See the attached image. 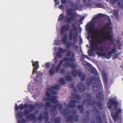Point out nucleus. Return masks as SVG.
Returning <instances> with one entry per match:
<instances>
[{
	"mask_svg": "<svg viewBox=\"0 0 123 123\" xmlns=\"http://www.w3.org/2000/svg\"><path fill=\"white\" fill-rule=\"evenodd\" d=\"M107 17L108 22L104 26L102 32V35L99 32L96 35L95 40L92 43V51L89 49L88 51L89 56L93 55L92 51L95 52L98 56H104L107 59H109L112 56L113 59L119 57L121 53L120 52L116 54L117 52V49H121L122 45L118 40H116L117 44L113 46L111 51L109 52H107L110 49L109 41L111 44L114 43L115 39L112 34V24L110 17L107 16Z\"/></svg>",
	"mask_w": 123,
	"mask_h": 123,
	"instance_id": "obj_1",
	"label": "nucleus"
},
{
	"mask_svg": "<svg viewBox=\"0 0 123 123\" xmlns=\"http://www.w3.org/2000/svg\"><path fill=\"white\" fill-rule=\"evenodd\" d=\"M90 72L92 73L96 76V77L92 76L86 80V83L88 86L91 85L92 83L93 84L92 86V89L94 92H96L98 90H103V87L101 84L99 75L97 71L93 67L90 68L89 70Z\"/></svg>",
	"mask_w": 123,
	"mask_h": 123,
	"instance_id": "obj_2",
	"label": "nucleus"
},
{
	"mask_svg": "<svg viewBox=\"0 0 123 123\" xmlns=\"http://www.w3.org/2000/svg\"><path fill=\"white\" fill-rule=\"evenodd\" d=\"M46 95L47 97H45L43 98V100L45 101H50L51 102L55 104L58 108V110L61 113L64 115L65 116L68 115L70 113H72L74 115L77 113V110L76 109H72L71 110L66 108L64 109L63 111L62 110L63 107L62 104L60 103H58V101L56 99L57 97L55 96H51L50 93L47 91L46 92Z\"/></svg>",
	"mask_w": 123,
	"mask_h": 123,
	"instance_id": "obj_3",
	"label": "nucleus"
},
{
	"mask_svg": "<svg viewBox=\"0 0 123 123\" xmlns=\"http://www.w3.org/2000/svg\"><path fill=\"white\" fill-rule=\"evenodd\" d=\"M116 97L111 99L109 98V101L107 102L108 107L111 113V116L115 122L117 120L118 115L122 113V110L120 109H117V105L118 102L116 99Z\"/></svg>",
	"mask_w": 123,
	"mask_h": 123,
	"instance_id": "obj_4",
	"label": "nucleus"
},
{
	"mask_svg": "<svg viewBox=\"0 0 123 123\" xmlns=\"http://www.w3.org/2000/svg\"><path fill=\"white\" fill-rule=\"evenodd\" d=\"M24 111V116L25 117V118L27 121L31 120L32 123H35L37 119L36 118L35 115L33 113H30L33 111L35 109V107L33 105L30 104L28 105L27 104V108Z\"/></svg>",
	"mask_w": 123,
	"mask_h": 123,
	"instance_id": "obj_5",
	"label": "nucleus"
},
{
	"mask_svg": "<svg viewBox=\"0 0 123 123\" xmlns=\"http://www.w3.org/2000/svg\"><path fill=\"white\" fill-rule=\"evenodd\" d=\"M83 96L84 98H86V99L83 100L82 102V104H85L91 106L92 108H93V110L94 109L92 108V104L94 100H95L96 101L97 105H97L99 109L101 110H102L103 109V104L100 101H98L97 103V101L94 98H93L92 101L91 103V94L88 93H84L83 94Z\"/></svg>",
	"mask_w": 123,
	"mask_h": 123,
	"instance_id": "obj_6",
	"label": "nucleus"
},
{
	"mask_svg": "<svg viewBox=\"0 0 123 123\" xmlns=\"http://www.w3.org/2000/svg\"><path fill=\"white\" fill-rule=\"evenodd\" d=\"M103 14L99 13L97 15L94 16L93 18L90 22H88L85 26L86 29H87L88 31V33L92 35L93 33V29L95 28V24L99 17H103Z\"/></svg>",
	"mask_w": 123,
	"mask_h": 123,
	"instance_id": "obj_7",
	"label": "nucleus"
},
{
	"mask_svg": "<svg viewBox=\"0 0 123 123\" xmlns=\"http://www.w3.org/2000/svg\"><path fill=\"white\" fill-rule=\"evenodd\" d=\"M71 27L72 30H70L69 32V40L76 43L78 42V28L74 23L72 24Z\"/></svg>",
	"mask_w": 123,
	"mask_h": 123,
	"instance_id": "obj_8",
	"label": "nucleus"
},
{
	"mask_svg": "<svg viewBox=\"0 0 123 123\" xmlns=\"http://www.w3.org/2000/svg\"><path fill=\"white\" fill-rule=\"evenodd\" d=\"M70 66L73 69L71 71L72 74L73 76L75 77L77 75L80 77L81 81H84L85 80L86 77V74L84 73L82 74L81 71L79 70H76V66L74 63H70Z\"/></svg>",
	"mask_w": 123,
	"mask_h": 123,
	"instance_id": "obj_9",
	"label": "nucleus"
},
{
	"mask_svg": "<svg viewBox=\"0 0 123 123\" xmlns=\"http://www.w3.org/2000/svg\"><path fill=\"white\" fill-rule=\"evenodd\" d=\"M96 103V101L94 100L92 104V107L94 109L92 110V112L93 114L96 115L95 117L96 119V123H102V121L100 116V113L98 109L96 108L97 105Z\"/></svg>",
	"mask_w": 123,
	"mask_h": 123,
	"instance_id": "obj_10",
	"label": "nucleus"
},
{
	"mask_svg": "<svg viewBox=\"0 0 123 123\" xmlns=\"http://www.w3.org/2000/svg\"><path fill=\"white\" fill-rule=\"evenodd\" d=\"M72 9H68L67 11V13L68 15L69 16H71V17H67V15H66L65 17L64 20L65 22H66L68 24L71 23V21L74 20L75 18L77 16L74 12H72Z\"/></svg>",
	"mask_w": 123,
	"mask_h": 123,
	"instance_id": "obj_11",
	"label": "nucleus"
},
{
	"mask_svg": "<svg viewBox=\"0 0 123 123\" xmlns=\"http://www.w3.org/2000/svg\"><path fill=\"white\" fill-rule=\"evenodd\" d=\"M62 61L61 60L57 65L56 68L54 66V65H53L52 67L49 70V73L50 75H52L55 73V71L56 73L58 72L60 69V67L62 64Z\"/></svg>",
	"mask_w": 123,
	"mask_h": 123,
	"instance_id": "obj_12",
	"label": "nucleus"
},
{
	"mask_svg": "<svg viewBox=\"0 0 123 123\" xmlns=\"http://www.w3.org/2000/svg\"><path fill=\"white\" fill-rule=\"evenodd\" d=\"M57 106L55 105H52L50 108L51 112L50 115L52 116L50 118V120L52 121L55 120V116L57 114Z\"/></svg>",
	"mask_w": 123,
	"mask_h": 123,
	"instance_id": "obj_13",
	"label": "nucleus"
},
{
	"mask_svg": "<svg viewBox=\"0 0 123 123\" xmlns=\"http://www.w3.org/2000/svg\"><path fill=\"white\" fill-rule=\"evenodd\" d=\"M103 81L105 84V90L106 91H108L109 88L108 86L107 85L108 75L105 71H103L102 73Z\"/></svg>",
	"mask_w": 123,
	"mask_h": 123,
	"instance_id": "obj_14",
	"label": "nucleus"
},
{
	"mask_svg": "<svg viewBox=\"0 0 123 123\" xmlns=\"http://www.w3.org/2000/svg\"><path fill=\"white\" fill-rule=\"evenodd\" d=\"M79 120V117L77 116H75L73 117V116L69 115L68 116L66 119V120L67 122H71L70 123H74L72 121H74L75 122H77Z\"/></svg>",
	"mask_w": 123,
	"mask_h": 123,
	"instance_id": "obj_15",
	"label": "nucleus"
},
{
	"mask_svg": "<svg viewBox=\"0 0 123 123\" xmlns=\"http://www.w3.org/2000/svg\"><path fill=\"white\" fill-rule=\"evenodd\" d=\"M67 24V25H63L61 28L60 33L62 35L67 33L65 32L68 31L70 29V26L69 24Z\"/></svg>",
	"mask_w": 123,
	"mask_h": 123,
	"instance_id": "obj_16",
	"label": "nucleus"
},
{
	"mask_svg": "<svg viewBox=\"0 0 123 123\" xmlns=\"http://www.w3.org/2000/svg\"><path fill=\"white\" fill-rule=\"evenodd\" d=\"M77 102V101L73 99L71 100L68 105V104L65 103H63L64 105L66 107L68 106L70 108H72L75 107L76 104L75 103Z\"/></svg>",
	"mask_w": 123,
	"mask_h": 123,
	"instance_id": "obj_17",
	"label": "nucleus"
},
{
	"mask_svg": "<svg viewBox=\"0 0 123 123\" xmlns=\"http://www.w3.org/2000/svg\"><path fill=\"white\" fill-rule=\"evenodd\" d=\"M32 65L34 67L32 73V74H34L35 73H36V71L39 68V65L38 64V62L36 61V62H33V61L32 60Z\"/></svg>",
	"mask_w": 123,
	"mask_h": 123,
	"instance_id": "obj_18",
	"label": "nucleus"
},
{
	"mask_svg": "<svg viewBox=\"0 0 123 123\" xmlns=\"http://www.w3.org/2000/svg\"><path fill=\"white\" fill-rule=\"evenodd\" d=\"M96 97L98 101H103L104 97L103 90L98 92L96 94Z\"/></svg>",
	"mask_w": 123,
	"mask_h": 123,
	"instance_id": "obj_19",
	"label": "nucleus"
},
{
	"mask_svg": "<svg viewBox=\"0 0 123 123\" xmlns=\"http://www.w3.org/2000/svg\"><path fill=\"white\" fill-rule=\"evenodd\" d=\"M118 1V6L123 8V0H110V2L111 4H114Z\"/></svg>",
	"mask_w": 123,
	"mask_h": 123,
	"instance_id": "obj_20",
	"label": "nucleus"
},
{
	"mask_svg": "<svg viewBox=\"0 0 123 123\" xmlns=\"http://www.w3.org/2000/svg\"><path fill=\"white\" fill-rule=\"evenodd\" d=\"M37 78L36 77L34 79L35 81H36L39 83H41L42 82V76L41 74L38 72L37 76Z\"/></svg>",
	"mask_w": 123,
	"mask_h": 123,
	"instance_id": "obj_21",
	"label": "nucleus"
},
{
	"mask_svg": "<svg viewBox=\"0 0 123 123\" xmlns=\"http://www.w3.org/2000/svg\"><path fill=\"white\" fill-rule=\"evenodd\" d=\"M77 88L78 91L80 92H83L85 90V86L84 84L82 83H80L77 85Z\"/></svg>",
	"mask_w": 123,
	"mask_h": 123,
	"instance_id": "obj_22",
	"label": "nucleus"
},
{
	"mask_svg": "<svg viewBox=\"0 0 123 123\" xmlns=\"http://www.w3.org/2000/svg\"><path fill=\"white\" fill-rule=\"evenodd\" d=\"M72 98L77 100H79L81 99V96L79 94H76L73 93H71Z\"/></svg>",
	"mask_w": 123,
	"mask_h": 123,
	"instance_id": "obj_23",
	"label": "nucleus"
},
{
	"mask_svg": "<svg viewBox=\"0 0 123 123\" xmlns=\"http://www.w3.org/2000/svg\"><path fill=\"white\" fill-rule=\"evenodd\" d=\"M59 85L54 84L52 86H49L47 88V89L49 90L51 89H52L57 90L59 89Z\"/></svg>",
	"mask_w": 123,
	"mask_h": 123,
	"instance_id": "obj_24",
	"label": "nucleus"
},
{
	"mask_svg": "<svg viewBox=\"0 0 123 123\" xmlns=\"http://www.w3.org/2000/svg\"><path fill=\"white\" fill-rule=\"evenodd\" d=\"M77 108L80 111V113H83L84 112V106L82 105H78L77 106Z\"/></svg>",
	"mask_w": 123,
	"mask_h": 123,
	"instance_id": "obj_25",
	"label": "nucleus"
},
{
	"mask_svg": "<svg viewBox=\"0 0 123 123\" xmlns=\"http://www.w3.org/2000/svg\"><path fill=\"white\" fill-rule=\"evenodd\" d=\"M113 14L115 18L117 20L119 19V17L118 16L119 11L117 9H115L113 11Z\"/></svg>",
	"mask_w": 123,
	"mask_h": 123,
	"instance_id": "obj_26",
	"label": "nucleus"
},
{
	"mask_svg": "<svg viewBox=\"0 0 123 123\" xmlns=\"http://www.w3.org/2000/svg\"><path fill=\"white\" fill-rule=\"evenodd\" d=\"M27 104H25L24 105L22 104H20L18 105V109L20 110H22L24 109H27Z\"/></svg>",
	"mask_w": 123,
	"mask_h": 123,
	"instance_id": "obj_27",
	"label": "nucleus"
},
{
	"mask_svg": "<svg viewBox=\"0 0 123 123\" xmlns=\"http://www.w3.org/2000/svg\"><path fill=\"white\" fill-rule=\"evenodd\" d=\"M64 34L62 40V43L64 44H65L66 43V41L67 40V33H65Z\"/></svg>",
	"mask_w": 123,
	"mask_h": 123,
	"instance_id": "obj_28",
	"label": "nucleus"
},
{
	"mask_svg": "<svg viewBox=\"0 0 123 123\" xmlns=\"http://www.w3.org/2000/svg\"><path fill=\"white\" fill-rule=\"evenodd\" d=\"M44 106V110H47L51 107V103L49 102H46Z\"/></svg>",
	"mask_w": 123,
	"mask_h": 123,
	"instance_id": "obj_29",
	"label": "nucleus"
},
{
	"mask_svg": "<svg viewBox=\"0 0 123 123\" xmlns=\"http://www.w3.org/2000/svg\"><path fill=\"white\" fill-rule=\"evenodd\" d=\"M43 112H40V114L39 115L38 118H37L36 117V118L37 119V121H36V122L35 123H36L37 122V121L38 120H39L40 121H42L43 119Z\"/></svg>",
	"mask_w": 123,
	"mask_h": 123,
	"instance_id": "obj_30",
	"label": "nucleus"
},
{
	"mask_svg": "<svg viewBox=\"0 0 123 123\" xmlns=\"http://www.w3.org/2000/svg\"><path fill=\"white\" fill-rule=\"evenodd\" d=\"M66 55L68 57H70L71 56L73 57H74L75 56L74 53L70 50L68 51L67 52Z\"/></svg>",
	"mask_w": 123,
	"mask_h": 123,
	"instance_id": "obj_31",
	"label": "nucleus"
},
{
	"mask_svg": "<svg viewBox=\"0 0 123 123\" xmlns=\"http://www.w3.org/2000/svg\"><path fill=\"white\" fill-rule=\"evenodd\" d=\"M23 113L21 111H18L17 112L16 114L17 117L19 118H21L23 116Z\"/></svg>",
	"mask_w": 123,
	"mask_h": 123,
	"instance_id": "obj_32",
	"label": "nucleus"
},
{
	"mask_svg": "<svg viewBox=\"0 0 123 123\" xmlns=\"http://www.w3.org/2000/svg\"><path fill=\"white\" fill-rule=\"evenodd\" d=\"M43 115H44V119L45 121H48L49 119L48 117V113L47 112H45L43 113Z\"/></svg>",
	"mask_w": 123,
	"mask_h": 123,
	"instance_id": "obj_33",
	"label": "nucleus"
},
{
	"mask_svg": "<svg viewBox=\"0 0 123 123\" xmlns=\"http://www.w3.org/2000/svg\"><path fill=\"white\" fill-rule=\"evenodd\" d=\"M73 43V42H71L70 41H68L66 43V47L68 49H69L72 46Z\"/></svg>",
	"mask_w": 123,
	"mask_h": 123,
	"instance_id": "obj_34",
	"label": "nucleus"
},
{
	"mask_svg": "<svg viewBox=\"0 0 123 123\" xmlns=\"http://www.w3.org/2000/svg\"><path fill=\"white\" fill-rule=\"evenodd\" d=\"M79 4L77 3H74L73 6V11H74L79 8Z\"/></svg>",
	"mask_w": 123,
	"mask_h": 123,
	"instance_id": "obj_35",
	"label": "nucleus"
},
{
	"mask_svg": "<svg viewBox=\"0 0 123 123\" xmlns=\"http://www.w3.org/2000/svg\"><path fill=\"white\" fill-rule=\"evenodd\" d=\"M89 120L88 117L86 116L83 118L82 120L84 123H87L89 122Z\"/></svg>",
	"mask_w": 123,
	"mask_h": 123,
	"instance_id": "obj_36",
	"label": "nucleus"
},
{
	"mask_svg": "<svg viewBox=\"0 0 123 123\" xmlns=\"http://www.w3.org/2000/svg\"><path fill=\"white\" fill-rule=\"evenodd\" d=\"M59 51L62 54H64L67 51V49H63L61 47L59 48Z\"/></svg>",
	"mask_w": 123,
	"mask_h": 123,
	"instance_id": "obj_37",
	"label": "nucleus"
},
{
	"mask_svg": "<svg viewBox=\"0 0 123 123\" xmlns=\"http://www.w3.org/2000/svg\"><path fill=\"white\" fill-rule=\"evenodd\" d=\"M82 64L85 67L87 66H90L91 64L86 61H84L82 63Z\"/></svg>",
	"mask_w": 123,
	"mask_h": 123,
	"instance_id": "obj_38",
	"label": "nucleus"
},
{
	"mask_svg": "<svg viewBox=\"0 0 123 123\" xmlns=\"http://www.w3.org/2000/svg\"><path fill=\"white\" fill-rule=\"evenodd\" d=\"M70 62H67L64 63L63 64V66L64 68H68L70 66Z\"/></svg>",
	"mask_w": 123,
	"mask_h": 123,
	"instance_id": "obj_39",
	"label": "nucleus"
},
{
	"mask_svg": "<svg viewBox=\"0 0 123 123\" xmlns=\"http://www.w3.org/2000/svg\"><path fill=\"white\" fill-rule=\"evenodd\" d=\"M61 43V40H56L54 41V44L55 45H60Z\"/></svg>",
	"mask_w": 123,
	"mask_h": 123,
	"instance_id": "obj_40",
	"label": "nucleus"
},
{
	"mask_svg": "<svg viewBox=\"0 0 123 123\" xmlns=\"http://www.w3.org/2000/svg\"><path fill=\"white\" fill-rule=\"evenodd\" d=\"M35 105L36 106L39 108H41L43 106V104L42 102H40L38 103H36Z\"/></svg>",
	"mask_w": 123,
	"mask_h": 123,
	"instance_id": "obj_41",
	"label": "nucleus"
},
{
	"mask_svg": "<svg viewBox=\"0 0 123 123\" xmlns=\"http://www.w3.org/2000/svg\"><path fill=\"white\" fill-rule=\"evenodd\" d=\"M61 118L60 117H57L55 119V123H60L61 122Z\"/></svg>",
	"mask_w": 123,
	"mask_h": 123,
	"instance_id": "obj_42",
	"label": "nucleus"
},
{
	"mask_svg": "<svg viewBox=\"0 0 123 123\" xmlns=\"http://www.w3.org/2000/svg\"><path fill=\"white\" fill-rule=\"evenodd\" d=\"M64 18V16L62 14H61L59 16L58 18V20L60 22H62V21Z\"/></svg>",
	"mask_w": 123,
	"mask_h": 123,
	"instance_id": "obj_43",
	"label": "nucleus"
},
{
	"mask_svg": "<svg viewBox=\"0 0 123 123\" xmlns=\"http://www.w3.org/2000/svg\"><path fill=\"white\" fill-rule=\"evenodd\" d=\"M66 80L69 81H71L73 80V79L72 77L70 75L67 76L66 77Z\"/></svg>",
	"mask_w": 123,
	"mask_h": 123,
	"instance_id": "obj_44",
	"label": "nucleus"
},
{
	"mask_svg": "<svg viewBox=\"0 0 123 123\" xmlns=\"http://www.w3.org/2000/svg\"><path fill=\"white\" fill-rule=\"evenodd\" d=\"M53 90L54 89H50V90L47 89V90H48V92H49L52 94L53 95H55L56 94L57 92L56 91H54Z\"/></svg>",
	"mask_w": 123,
	"mask_h": 123,
	"instance_id": "obj_45",
	"label": "nucleus"
},
{
	"mask_svg": "<svg viewBox=\"0 0 123 123\" xmlns=\"http://www.w3.org/2000/svg\"><path fill=\"white\" fill-rule=\"evenodd\" d=\"M61 53L59 51H58L56 54V57H57L60 58H61L62 57V55Z\"/></svg>",
	"mask_w": 123,
	"mask_h": 123,
	"instance_id": "obj_46",
	"label": "nucleus"
},
{
	"mask_svg": "<svg viewBox=\"0 0 123 123\" xmlns=\"http://www.w3.org/2000/svg\"><path fill=\"white\" fill-rule=\"evenodd\" d=\"M83 2L85 3L87 6V4L90 5V3L91 2V0H83Z\"/></svg>",
	"mask_w": 123,
	"mask_h": 123,
	"instance_id": "obj_47",
	"label": "nucleus"
},
{
	"mask_svg": "<svg viewBox=\"0 0 123 123\" xmlns=\"http://www.w3.org/2000/svg\"><path fill=\"white\" fill-rule=\"evenodd\" d=\"M74 57H70L69 58V61L71 62L72 63L74 62L75 61V59Z\"/></svg>",
	"mask_w": 123,
	"mask_h": 123,
	"instance_id": "obj_48",
	"label": "nucleus"
},
{
	"mask_svg": "<svg viewBox=\"0 0 123 123\" xmlns=\"http://www.w3.org/2000/svg\"><path fill=\"white\" fill-rule=\"evenodd\" d=\"M59 81L60 84L62 85H63L65 83V81L62 78H61L60 79Z\"/></svg>",
	"mask_w": 123,
	"mask_h": 123,
	"instance_id": "obj_49",
	"label": "nucleus"
},
{
	"mask_svg": "<svg viewBox=\"0 0 123 123\" xmlns=\"http://www.w3.org/2000/svg\"><path fill=\"white\" fill-rule=\"evenodd\" d=\"M96 6L97 7L103 8L104 7V6L100 3H98L96 5Z\"/></svg>",
	"mask_w": 123,
	"mask_h": 123,
	"instance_id": "obj_50",
	"label": "nucleus"
},
{
	"mask_svg": "<svg viewBox=\"0 0 123 123\" xmlns=\"http://www.w3.org/2000/svg\"><path fill=\"white\" fill-rule=\"evenodd\" d=\"M26 121L23 118L20 121V119H18V123H25Z\"/></svg>",
	"mask_w": 123,
	"mask_h": 123,
	"instance_id": "obj_51",
	"label": "nucleus"
},
{
	"mask_svg": "<svg viewBox=\"0 0 123 123\" xmlns=\"http://www.w3.org/2000/svg\"><path fill=\"white\" fill-rule=\"evenodd\" d=\"M72 47L73 48L75 49H77L78 48V46L75 44L74 43H73Z\"/></svg>",
	"mask_w": 123,
	"mask_h": 123,
	"instance_id": "obj_52",
	"label": "nucleus"
},
{
	"mask_svg": "<svg viewBox=\"0 0 123 123\" xmlns=\"http://www.w3.org/2000/svg\"><path fill=\"white\" fill-rule=\"evenodd\" d=\"M62 61L63 62H66V61H69V58H68L67 57H66L63 58Z\"/></svg>",
	"mask_w": 123,
	"mask_h": 123,
	"instance_id": "obj_53",
	"label": "nucleus"
},
{
	"mask_svg": "<svg viewBox=\"0 0 123 123\" xmlns=\"http://www.w3.org/2000/svg\"><path fill=\"white\" fill-rule=\"evenodd\" d=\"M85 18L84 17H82L80 19L79 22L80 23L82 24V21H83L84 19Z\"/></svg>",
	"mask_w": 123,
	"mask_h": 123,
	"instance_id": "obj_54",
	"label": "nucleus"
},
{
	"mask_svg": "<svg viewBox=\"0 0 123 123\" xmlns=\"http://www.w3.org/2000/svg\"><path fill=\"white\" fill-rule=\"evenodd\" d=\"M60 0H54V2H55V5H57L60 3V2L58 1Z\"/></svg>",
	"mask_w": 123,
	"mask_h": 123,
	"instance_id": "obj_55",
	"label": "nucleus"
},
{
	"mask_svg": "<svg viewBox=\"0 0 123 123\" xmlns=\"http://www.w3.org/2000/svg\"><path fill=\"white\" fill-rule=\"evenodd\" d=\"M46 67L47 68H49L50 66V64L49 62L46 63L45 64Z\"/></svg>",
	"mask_w": 123,
	"mask_h": 123,
	"instance_id": "obj_56",
	"label": "nucleus"
},
{
	"mask_svg": "<svg viewBox=\"0 0 123 123\" xmlns=\"http://www.w3.org/2000/svg\"><path fill=\"white\" fill-rule=\"evenodd\" d=\"M67 1V0H61V3L62 4H64Z\"/></svg>",
	"mask_w": 123,
	"mask_h": 123,
	"instance_id": "obj_57",
	"label": "nucleus"
},
{
	"mask_svg": "<svg viewBox=\"0 0 123 123\" xmlns=\"http://www.w3.org/2000/svg\"><path fill=\"white\" fill-rule=\"evenodd\" d=\"M54 60L55 61V62L56 63H57V62L58 61V59L56 57H55V58L54 59Z\"/></svg>",
	"mask_w": 123,
	"mask_h": 123,
	"instance_id": "obj_58",
	"label": "nucleus"
},
{
	"mask_svg": "<svg viewBox=\"0 0 123 123\" xmlns=\"http://www.w3.org/2000/svg\"><path fill=\"white\" fill-rule=\"evenodd\" d=\"M18 106L17 104L16 103L15 104V109L17 111H18Z\"/></svg>",
	"mask_w": 123,
	"mask_h": 123,
	"instance_id": "obj_59",
	"label": "nucleus"
},
{
	"mask_svg": "<svg viewBox=\"0 0 123 123\" xmlns=\"http://www.w3.org/2000/svg\"><path fill=\"white\" fill-rule=\"evenodd\" d=\"M58 7L60 9H63V6L62 5H60L58 6Z\"/></svg>",
	"mask_w": 123,
	"mask_h": 123,
	"instance_id": "obj_60",
	"label": "nucleus"
},
{
	"mask_svg": "<svg viewBox=\"0 0 123 123\" xmlns=\"http://www.w3.org/2000/svg\"><path fill=\"white\" fill-rule=\"evenodd\" d=\"M91 123H95V119H92L91 121Z\"/></svg>",
	"mask_w": 123,
	"mask_h": 123,
	"instance_id": "obj_61",
	"label": "nucleus"
},
{
	"mask_svg": "<svg viewBox=\"0 0 123 123\" xmlns=\"http://www.w3.org/2000/svg\"><path fill=\"white\" fill-rule=\"evenodd\" d=\"M73 91L74 92H77L78 90L76 88H74L73 89Z\"/></svg>",
	"mask_w": 123,
	"mask_h": 123,
	"instance_id": "obj_62",
	"label": "nucleus"
},
{
	"mask_svg": "<svg viewBox=\"0 0 123 123\" xmlns=\"http://www.w3.org/2000/svg\"><path fill=\"white\" fill-rule=\"evenodd\" d=\"M64 71L65 70L64 69H61V74H63V73L64 72Z\"/></svg>",
	"mask_w": 123,
	"mask_h": 123,
	"instance_id": "obj_63",
	"label": "nucleus"
},
{
	"mask_svg": "<svg viewBox=\"0 0 123 123\" xmlns=\"http://www.w3.org/2000/svg\"><path fill=\"white\" fill-rule=\"evenodd\" d=\"M89 113V111H86L85 112V114L86 115H88Z\"/></svg>",
	"mask_w": 123,
	"mask_h": 123,
	"instance_id": "obj_64",
	"label": "nucleus"
}]
</instances>
